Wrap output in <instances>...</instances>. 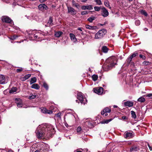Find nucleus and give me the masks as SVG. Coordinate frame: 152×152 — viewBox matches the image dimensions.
<instances>
[{
  "instance_id": "obj_1",
  "label": "nucleus",
  "mask_w": 152,
  "mask_h": 152,
  "mask_svg": "<svg viewBox=\"0 0 152 152\" xmlns=\"http://www.w3.org/2000/svg\"><path fill=\"white\" fill-rule=\"evenodd\" d=\"M54 132V128L51 125H39L35 131L36 136L39 139L49 138Z\"/></svg>"
},
{
  "instance_id": "obj_2",
  "label": "nucleus",
  "mask_w": 152,
  "mask_h": 152,
  "mask_svg": "<svg viewBox=\"0 0 152 152\" xmlns=\"http://www.w3.org/2000/svg\"><path fill=\"white\" fill-rule=\"evenodd\" d=\"M117 59L115 56L110 57L105 61V71L111 69L117 64Z\"/></svg>"
},
{
  "instance_id": "obj_3",
  "label": "nucleus",
  "mask_w": 152,
  "mask_h": 152,
  "mask_svg": "<svg viewBox=\"0 0 152 152\" xmlns=\"http://www.w3.org/2000/svg\"><path fill=\"white\" fill-rule=\"evenodd\" d=\"M77 98L79 99L80 102L83 105L87 103V100L85 98H84L83 94L80 92H78L77 94Z\"/></svg>"
},
{
  "instance_id": "obj_4",
  "label": "nucleus",
  "mask_w": 152,
  "mask_h": 152,
  "mask_svg": "<svg viewBox=\"0 0 152 152\" xmlns=\"http://www.w3.org/2000/svg\"><path fill=\"white\" fill-rule=\"evenodd\" d=\"M94 124L93 121H87L83 124V126L86 128H91L94 126Z\"/></svg>"
},
{
  "instance_id": "obj_5",
  "label": "nucleus",
  "mask_w": 152,
  "mask_h": 152,
  "mask_svg": "<svg viewBox=\"0 0 152 152\" xmlns=\"http://www.w3.org/2000/svg\"><path fill=\"white\" fill-rule=\"evenodd\" d=\"M94 93L99 95L102 94L103 92V88L101 87L94 88L93 89Z\"/></svg>"
},
{
  "instance_id": "obj_6",
  "label": "nucleus",
  "mask_w": 152,
  "mask_h": 152,
  "mask_svg": "<svg viewBox=\"0 0 152 152\" xmlns=\"http://www.w3.org/2000/svg\"><path fill=\"white\" fill-rule=\"evenodd\" d=\"M104 29H102L99 30L95 35V39H100L102 37L104 34Z\"/></svg>"
},
{
  "instance_id": "obj_7",
  "label": "nucleus",
  "mask_w": 152,
  "mask_h": 152,
  "mask_svg": "<svg viewBox=\"0 0 152 152\" xmlns=\"http://www.w3.org/2000/svg\"><path fill=\"white\" fill-rule=\"evenodd\" d=\"M49 149V146L48 145L43 143L42 145L40 148V150L41 152H48Z\"/></svg>"
},
{
  "instance_id": "obj_8",
  "label": "nucleus",
  "mask_w": 152,
  "mask_h": 152,
  "mask_svg": "<svg viewBox=\"0 0 152 152\" xmlns=\"http://www.w3.org/2000/svg\"><path fill=\"white\" fill-rule=\"evenodd\" d=\"M1 19L3 22L7 23H11L12 20L9 17L7 16H3L2 17Z\"/></svg>"
},
{
  "instance_id": "obj_9",
  "label": "nucleus",
  "mask_w": 152,
  "mask_h": 152,
  "mask_svg": "<svg viewBox=\"0 0 152 152\" xmlns=\"http://www.w3.org/2000/svg\"><path fill=\"white\" fill-rule=\"evenodd\" d=\"M8 82V80L4 75L0 74V84H5Z\"/></svg>"
},
{
  "instance_id": "obj_10",
  "label": "nucleus",
  "mask_w": 152,
  "mask_h": 152,
  "mask_svg": "<svg viewBox=\"0 0 152 152\" xmlns=\"http://www.w3.org/2000/svg\"><path fill=\"white\" fill-rule=\"evenodd\" d=\"M39 10L43 11L48 9V7L45 4H40L38 7Z\"/></svg>"
},
{
  "instance_id": "obj_11",
  "label": "nucleus",
  "mask_w": 152,
  "mask_h": 152,
  "mask_svg": "<svg viewBox=\"0 0 152 152\" xmlns=\"http://www.w3.org/2000/svg\"><path fill=\"white\" fill-rule=\"evenodd\" d=\"M138 54V53L137 52H134L133 54H132L128 59L127 60V64L129 65V64L131 61L132 59L133 58L135 57Z\"/></svg>"
},
{
  "instance_id": "obj_12",
  "label": "nucleus",
  "mask_w": 152,
  "mask_h": 152,
  "mask_svg": "<svg viewBox=\"0 0 152 152\" xmlns=\"http://www.w3.org/2000/svg\"><path fill=\"white\" fill-rule=\"evenodd\" d=\"M94 9L96 11H99L101 9L102 11L103 12L102 15L103 17H104V7L101 8V7L95 6L94 7Z\"/></svg>"
},
{
  "instance_id": "obj_13",
  "label": "nucleus",
  "mask_w": 152,
  "mask_h": 152,
  "mask_svg": "<svg viewBox=\"0 0 152 152\" xmlns=\"http://www.w3.org/2000/svg\"><path fill=\"white\" fill-rule=\"evenodd\" d=\"M68 12L72 15H75L76 13V11L71 7H68Z\"/></svg>"
},
{
  "instance_id": "obj_14",
  "label": "nucleus",
  "mask_w": 152,
  "mask_h": 152,
  "mask_svg": "<svg viewBox=\"0 0 152 152\" xmlns=\"http://www.w3.org/2000/svg\"><path fill=\"white\" fill-rule=\"evenodd\" d=\"M132 136L133 134L131 132H126L124 134V137L126 138H130L132 137Z\"/></svg>"
},
{
  "instance_id": "obj_15",
  "label": "nucleus",
  "mask_w": 152,
  "mask_h": 152,
  "mask_svg": "<svg viewBox=\"0 0 152 152\" xmlns=\"http://www.w3.org/2000/svg\"><path fill=\"white\" fill-rule=\"evenodd\" d=\"M101 118L100 116L99 115H98V116L96 118V120H95V123L96 124V121L97 124H100L101 123L102 124H104V121L103 120L102 121H101Z\"/></svg>"
},
{
  "instance_id": "obj_16",
  "label": "nucleus",
  "mask_w": 152,
  "mask_h": 152,
  "mask_svg": "<svg viewBox=\"0 0 152 152\" xmlns=\"http://www.w3.org/2000/svg\"><path fill=\"white\" fill-rule=\"evenodd\" d=\"M81 8L83 10H91L93 9L91 5H88L87 6H83Z\"/></svg>"
},
{
  "instance_id": "obj_17",
  "label": "nucleus",
  "mask_w": 152,
  "mask_h": 152,
  "mask_svg": "<svg viewBox=\"0 0 152 152\" xmlns=\"http://www.w3.org/2000/svg\"><path fill=\"white\" fill-rule=\"evenodd\" d=\"M134 103L131 101H127L124 103L125 106H128L130 107L133 105Z\"/></svg>"
},
{
  "instance_id": "obj_18",
  "label": "nucleus",
  "mask_w": 152,
  "mask_h": 152,
  "mask_svg": "<svg viewBox=\"0 0 152 152\" xmlns=\"http://www.w3.org/2000/svg\"><path fill=\"white\" fill-rule=\"evenodd\" d=\"M42 112L43 113L47 114H51L53 113L52 111L50 110H48L46 108H43L41 110Z\"/></svg>"
},
{
  "instance_id": "obj_19",
  "label": "nucleus",
  "mask_w": 152,
  "mask_h": 152,
  "mask_svg": "<svg viewBox=\"0 0 152 152\" xmlns=\"http://www.w3.org/2000/svg\"><path fill=\"white\" fill-rule=\"evenodd\" d=\"M85 27L86 29L89 30H94L96 28V26H91L88 25H86Z\"/></svg>"
},
{
  "instance_id": "obj_20",
  "label": "nucleus",
  "mask_w": 152,
  "mask_h": 152,
  "mask_svg": "<svg viewBox=\"0 0 152 152\" xmlns=\"http://www.w3.org/2000/svg\"><path fill=\"white\" fill-rule=\"evenodd\" d=\"M31 88H32L38 90L39 88L40 87L38 84L34 83L32 85Z\"/></svg>"
},
{
  "instance_id": "obj_21",
  "label": "nucleus",
  "mask_w": 152,
  "mask_h": 152,
  "mask_svg": "<svg viewBox=\"0 0 152 152\" xmlns=\"http://www.w3.org/2000/svg\"><path fill=\"white\" fill-rule=\"evenodd\" d=\"M17 91V88L16 87H13L10 90L9 93L10 94H13Z\"/></svg>"
},
{
  "instance_id": "obj_22",
  "label": "nucleus",
  "mask_w": 152,
  "mask_h": 152,
  "mask_svg": "<svg viewBox=\"0 0 152 152\" xmlns=\"http://www.w3.org/2000/svg\"><path fill=\"white\" fill-rule=\"evenodd\" d=\"M63 34V32L60 31H58L56 32L55 36L57 37H60Z\"/></svg>"
},
{
  "instance_id": "obj_23",
  "label": "nucleus",
  "mask_w": 152,
  "mask_h": 152,
  "mask_svg": "<svg viewBox=\"0 0 152 152\" xmlns=\"http://www.w3.org/2000/svg\"><path fill=\"white\" fill-rule=\"evenodd\" d=\"M53 20L51 17L49 18V20L48 22V26H52L53 25Z\"/></svg>"
},
{
  "instance_id": "obj_24",
  "label": "nucleus",
  "mask_w": 152,
  "mask_h": 152,
  "mask_svg": "<svg viewBox=\"0 0 152 152\" xmlns=\"http://www.w3.org/2000/svg\"><path fill=\"white\" fill-rule=\"evenodd\" d=\"M69 35L71 39L74 41H75L76 40V39L75 37V35L72 33H70Z\"/></svg>"
},
{
  "instance_id": "obj_25",
  "label": "nucleus",
  "mask_w": 152,
  "mask_h": 152,
  "mask_svg": "<svg viewBox=\"0 0 152 152\" xmlns=\"http://www.w3.org/2000/svg\"><path fill=\"white\" fill-rule=\"evenodd\" d=\"M145 101V98L142 96L140 97L137 99V101L141 103L144 102Z\"/></svg>"
},
{
  "instance_id": "obj_26",
  "label": "nucleus",
  "mask_w": 152,
  "mask_h": 152,
  "mask_svg": "<svg viewBox=\"0 0 152 152\" xmlns=\"http://www.w3.org/2000/svg\"><path fill=\"white\" fill-rule=\"evenodd\" d=\"M37 79L35 77L32 78H31L30 81V84H32L36 82Z\"/></svg>"
},
{
  "instance_id": "obj_27",
  "label": "nucleus",
  "mask_w": 152,
  "mask_h": 152,
  "mask_svg": "<svg viewBox=\"0 0 152 152\" xmlns=\"http://www.w3.org/2000/svg\"><path fill=\"white\" fill-rule=\"evenodd\" d=\"M72 5L73 6H75L78 9L80 7L79 4L77 3H76L74 1H72Z\"/></svg>"
},
{
  "instance_id": "obj_28",
  "label": "nucleus",
  "mask_w": 152,
  "mask_h": 152,
  "mask_svg": "<svg viewBox=\"0 0 152 152\" xmlns=\"http://www.w3.org/2000/svg\"><path fill=\"white\" fill-rule=\"evenodd\" d=\"M138 148L136 147L133 146L130 148V151L132 152L133 151H136L138 150Z\"/></svg>"
},
{
  "instance_id": "obj_29",
  "label": "nucleus",
  "mask_w": 152,
  "mask_h": 152,
  "mask_svg": "<svg viewBox=\"0 0 152 152\" xmlns=\"http://www.w3.org/2000/svg\"><path fill=\"white\" fill-rule=\"evenodd\" d=\"M131 113L132 118H133L134 119H135L136 118V115L135 113L133 111H131Z\"/></svg>"
},
{
  "instance_id": "obj_30",
  "label": "nucleus",
  "mask_w": 152,
  "mask_h": 152,
  "mask_svg": "<svg viewBox=\"0 0 152 152\" xmlns=\"http://www.w3.org/2000/svg\"><path fill=\"white\" fill-rule=\"evenodd\" d=\"M95 19V17L94 16L89 17L88 18L87 20L88 21L90 22L91 23L92 22L93 20Z\"/></svg>"
},
{
  "instance_id": "obj_31",
  "label": "nucleus",
  "mask_w": 152,
  "mask_h": 152,
  "mask_svg": "<svg viewBox=\"0 0 152 152\" xmlns=\"http://www.w3.org/2000/svg\"><path fill=\"white\" fill-rule=\"evenodd\" d=\"M92 78L94 81H96L97 80L98 76L97 75H94L92 76Z\"/></svg>"
},
{
  "instance_id": "obj_32",
  "label": "nucleus",
  "mask_w": 152,
  "mask_h": 152,
  "mask_svg": "<svg viewBox=\"0 0 152 152\" xmlns=\"http://www.w3.org/2000/svg\"><path fill=\"white\" fill-rule=\"evenodd\" d=\"M36 97V95H33L32 94H30V95L29 96L28 99H31L35 98Z\"/></svg>"
},
{
  "instance_id": "obj_33",
  "label": "nucleus",
  "mask_w": 152,
  "mask_h": 152,
  "mask_svg": "<svg viewBox=\"0 0 152 152\" xmlns=\"http://www.w3.org/2000/svg\"><path fill=\"white\" fill-rule=\"evenodd\" d=\"M105 6L107 7H109L110 9H111V7L110 6L109 2L107 0L106 1H105Z\"/></svg>"
},
{
  "instance_id": "obj_34",
  "label": "nucleus",
  "mask_w": 152,
  "mask_h": 152,
  "mask_svg": "<svg viewBox=\"0 0 152 152\" xmlns=\"http://www.w3.org/2000/svg\"><path fill=\"white\" fill-rule=\"evenodd\" d=\"M43 87L46 89L48 90V86L47 84L45 82H44L43 83Z\"/></svg>"
},
{
  "instance_id": "obj_35",
  "label": "nucleus",
  "mask_w": 152,
  "mask_h": 152,
  "mask_svg": "<svg viewBox=\"0 0 152 152\" xmlns=\"http://www.w3.org/2000/svg\"><path fill=\"white\" fill-rule=\"evenodd\" d=\"M94 1L98 5H101L102 4L101 0H95Z\"/></svg>"
},
{
  "instance_id": "obj_36",
  "label": "nucleus",
  "mask_w": 152,
  "mask_h": 152,
  "mask_svg": "<svg viewBox=\"0 0 152 152\" xmlns=\"http://www.w3.org/2000/svg\"><path fill=\"white\" fill-rule=\"evenodd\" d=\"M111 110L110 108L108 107L105 108V113H110L111 112Z\"/></svg>"
},
{
  "instance_id": "obj_37",
  "label": "nucleus",
  "mask_w": 152,
  "mask_h": 152,
  "mask_svg": "<svg viewBox=\"0 0 152 152\" xmlns=\"http://www.w3.org/2000/svg\"><path fill=\"white\" fill-rule=\"evenodd\" d=\"M114 119L113 118H111L110 119L108 120H105V124H108L109 122L112 121V120H113Z\"/></svg>"
},
{
  "instance_id": "obj_38",
  "label": "nucleus",
  "mask_w": 152,
  "mask_h": 152,
  "mask_svg": "<svg viewBox=\"0 0 152 152\" xmlns=\"http://www.w3.org/2000/svg\"><path fill=\"white\" fill-rule=\"evenodd\" d=\"M31 76V74H28L26 75L24 77V78L26 79H28Z\"/></svg>"
},
{
  "instance_id": "obj_39",
  "label": "nucleus",
  "mask_w": 152,
  "mask_h": 152,
  "mask_svg": "<svg viewBox=\"0 0 152 152\" xmlns=\"http://www.w3.org/2000/svg\"><path fill=\"white\" fill-rule=\"evenodd\" d=\"M23 69L22 67H20L18 69H16V72L18 73L21 72L23 70Z\"/></svg>"
},
{
  "instance_id": "obj_40",
  "label": "nucleus",
  "mask_w": 152,
  "mask_h": 152,
  "mask_svg": "<svg viewBox=\"0 0 152 152\" xmlns=\"http://www.w3.org/2000/svg\"><path fill=\"white\" fill-rule=\"evenodd\" d=\"M140 23V22L139 20H137L135 21V24L137 26H139Z\"/></svg>"
},
{
  "instance_id": "obj_41",
  "label": "nucleus",
  "mask_w": 152,
  "mask_h": 152,
  "mask_svg": "<svg viewBox=\"0 0 152 152\" xmlns=\"http://www.w3.org/2000/svg\"><path fill=\"white\" fill-rule=\"evenodd\" d=\"M18 107H21L22 106V104L21 102H20L17 103Z\"/></svg>"
},
{
  "instance_id": "obj_42",
  "label": "nucleus",
  "mask_w": 152,
  "mask_h": 152,
  "mask_svg": "<svg viewBox=\"0 0 152 152\" xmlns=\"http://www.w3.org/2000/svg\"><path fill=\"white\" fill-rule=\"evenodd\" d=\"M88 11H83L82 12L81 14V15H85L88 14Z\"/></svg>"
},
{
  "instance_id": "obj_43",
  "label": "nucleus",
  "mask_w": 152,
  "mask_h": 152,
  "mask_svg": "<svg viewBox=\"0 0 152 152\" xmlns=\"http://www.w3.org/2000/svg\"><path fill=\"white\" fill-rule=\"evenodd\" d=\"M141 13L145 16H147L148 15L147 13L144 10H142L141 11Z\"/></svg>"
},
{
  "instance_id": "obj_44",
  "label": "nucleus",
  "mask_w": 152,
  "mask_h": 152,
  "mask_svg": "<svg viewBox=\"0 0 152 152\" xmlns=\"http://www.w3.org/2000/svg\"><path fill=\"white\" fill-rule=\"evenodd\" d=\"M62 113V112H61L56 114L55 115L56 116H57L59 117V118H61V115Z\"/></svg>"
},
{
  "instance_id": "obj_45",
  "label": "nucleus",
  "mask_w": 152,
  "mask_h": 152,
  "mask_svg": "<svg viewBox=\"0 0 152 152\" xmlns=\"http://www.w3.org/2000/svg\"><path fill=\"white\" fill-rule=\"evenodd\" d=\"M77 30L79 31H80V33H81V34H83V31H82V30L81 29V28H77Z\"/></svg>"
},
{
  "instance_id": "obj_46",
  "label": "nucleus",
  "mask_w": 152,
  "mask_h": 152,
  "mask_svg": "<svg viewBox=\"0 0 152 152\" xmlns=\"http://www.w3.org/2000/svg\"><path fill=\"white\" fill-rule=\"evenodd\" d=\"M34 32H33V31H29L28 32V35H29V38H30V36H31V35H32V34Z\"/></svg>"
},
{
  "instance_id": "obj_47",
  "label": "nucleus",
  "mask_w": 152,
  "mask_h": 152,
  "mask_svg": "<svg viewBox=\"0 0 152 152\" xmlns=\"http://www.w3.org/2000/svg\"><path fill=\"white\" fill-rule=\"evenodd\" d=\"M17 37H18V36H17L14 35L12 37H11V39L12 40H13V39H15Z\"/></svg>"
},
{
  "instance_id": "obj_48",
  "label": "nucleus",
  "mask_w": 152,
  "mask_h": 152,
  "mask_svg": "<svg viewBox=\"0 0 152 152\" xmlns=\"http://www.w3.org/2000/svg\"><path fill=\"white\" fill-rule=\"evenodd\" d=\"M109 15V12L107 10L105 9V17Z\"/></svg>"
},
{
  "instance_id": "obj_49",
  "label": "nucleus",
  "mask_w": 152,
  "mask_h": 152,
  "mask_svg": "<svg viewBox=\"0 0 152 152\" xmlns=\"http://www.w3.org/2000/svg\"><path fill=\"white\" fill-rule=\"evenodd\" d=\"M39 34V33H36V34H35L33 36H34V39H36L37 38V37L38 36V35Z\"/></svg>"
},
{
  "instance_id": "obj_50",
  "label": "nucleus",
  "mask_w": 152,
  "mask_h": 152,
  "mask_svg": "<svg viewBox=\"0 0 152 152\" xmlns=\"http://www.w3.org/2000/svg\"><path fill=\"white\" fill-rule=\"evenodd\" d=\"M139 56L140 58H142L143 59H145V56L141 54Z\"/></svg>"
},
{
  "instance_id": "obj_51",
  "label": "nucleus",
  "mask_w": 152,
  "mask_h": 152,
  "mask_svg": "<svg viewBox=\"0 0 152 152\" xmlns=\"http://www.w3.org/2000/svg\"><path fill=\"white\" fill-rule=\"evenodd\" d=\"M147 96L152 99V94H149L147 95Z\"/></svg>"
},
{
  "instance_id": "obj_52",
  "label": "nucleus",
  "mask_w": 152,
  "mask_h": 152,
  "mask_svg": "<svg viewBox=\"0 0 152 152\" xmlns=\"http://www.w3.org/2000/svg\"><path fill=\"white\" fill-rule=\"evenodd\" d=\"M81 130V128L79 126L77 129V132H80Z\"/></svg>"
},
{
  "instance_id": "obj_53",
  "label": "nucleus",
  "mask_w": 152,
  "mask_h": 152,
  "mask_svg": "<svg viewBox=\"0 0 152 152\" xmlns=\"http://www.w3.org/2000/svg\"><path fill=\"white\" fill-rule=\"evenodd\" d=\"M109 49L107 47V46H105V53H106L108 52V51L109 50Z\"/></svg>"
},
{
  "instance_id": "obj_54",
  "label": "nucleus",
  "mask_w": 152,
  "mask_h": 152,
  "mask_svg": "<svg viewBox=\"0 0 152 152\" xmlns=\"http://www.w3.org/2000/svg\"><path fill=\"white\" fill-rule=\"evenodd\" d=\"M69 116L70 118H72V119H73L75 118L74 116L73 115L71 114H69Z\"/></svg>"
},
{
  "instance_id": "obj_55",
  "label": "nucleus",
  "mask_w": 152,
  "mask_h": 152,
  "mask_svg": "<svg viewBox=\"0 0 152 152\" xmlns=\"http://www.w3.org/2000/svg\"><path fill=\"white\" fill-rule=\"evenodd\" d=\"M76 34L79 37H80V36L81 33H80V31H77L76 32Z\"/></svg>"
},
{
  "instance_id": "obj_56",
  "label": "nucleus",
  "mask_w": 152,
  "mask_h": 152,
  "mask_svg": "<svg viewBox=\"0 0 152 152\" xmlns=\"http://www.w3.org/2000/svg\"><path fill=\"white\" fill-rule=\"evenodd\" d=\"M47 0H39V1L41 3H42L45 2Z\"/></svg>"
},
{
  "instance_id": "obj_57",
  "label": "nucleus",
  "mask_w": 152,
  "mask_h": 152,
  "mask_svg": "<svg viewBox=\"0 0 152 152\" xmlns=\"http://www.w3.org/2000/svg\"><path fill=\"white\" fill-rule=\"evenodd\" d=\"M101 115H103L104 114V109H103L101 112Z\"/></svg>"
},
{
  "instance_id": "obj_58",
  "label": "nucleus",
  "mask_w": 152,
  "mask_h": 152,
  "mask_svg": "<svg viewBox=\"0 0 152 152\" xmlns=\"http://www.w3.org/2000/svg\"><path fill=\"white\" fill-rule=\"evenodd\" d=\"M102 52L104 53V46H103L102 48Z\"/></svg>"
},
{
  "instance_id": "obj_59",
  "label": "nucleus",
  "mask_w": 152,
  "mask_h": 152,
  "mask_svg": "<svg viewBox=\"0 0 152 152\" xmlns=\"http://www.w3.org/2000/svg\"><path fill=\"white\" fill-rule=\"evenodd\" d=\"M34 34V32L32 34V35H31V36H30V38H34V36H33V35H34V34Z\"/></svg>"
},
{
  "instance_id": "obj_60",
  "label": "nucleus",
  "mask_w": 152,
  "mask_h": 152,
  "mask_svg": "<svg viewBox=\"0 0 152 152\" xmlns=\"http://www.w3.org/2000/svg\"><path fill=\"white\" fill-rule=\"evenodd\" d=\"M148 146L150 150H152V147H151L149 144H148Z\"/></svg>"
},
{
  "instance_id": "obj_61",
  "label": "nucleus",
  "mask_w": 152,
  "mask_h": 152,
  "mask_svg": "<svg viewBox=\"0 0 152 152\" xmlns=\"http://www.w3.org/2000/svg\"><path fill=\"white\" fill-rule=\"evenodd\" d=\"M122 119L125 120L126 119V117L125 116H123L122 117Z\"/></svg>"
},
{
  "instance_id": "obj_62",
  "label": "nucleus",
  "mask_w": 152,
  "mask_h": 152,
  "mask_svg": "<svg viewBox=\"0 0 152 152\" xmlns=\"http://www.w3.org/2000/svg\"><path fill=\"white\" fill-rule=\"evenodd\" d=\"M145 62V64H146V65H148L149 63L148 62ZM143 63H144V62Z\"/></svg>"
},
{
  "instance_id": "obj_63",
  "label": "nucleus",
  "mask_w": 152,
  "mask_h": 152,
  "mask_svg": "<svg viewBox=\"0 0 152 152\" xmlns=\"http://www.w3.org/2000/svg\"><path fill=\"white\" fill-rule=\"evenodd\" d=\"M144 30L145 31H147L148 30V29L146 28H144Z\"/></svg>"
},
{
  "instance_id": "obj_64",
  "label": "nucleus",
  "mask_w": 152,
  "mask_h": 152,
  "mask_svg": "<svg viewBox=\"0 0 152 152\" xmlns=\"http://www.w3.org/2000/svg\"><path fill=\"white\" fill-rule=\"evenodd\" d=\"M113 107L114 108H117V107H118V106L117 105H114L113 106Z\"/></svg>"
}]
</instances>
